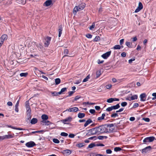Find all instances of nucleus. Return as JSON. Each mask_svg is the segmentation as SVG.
<instances>
[{"mask_svg": "<svg viewBox=\"0 0 156 156\" xmlns=\"http://www.w3.org/2000/svg\"><path fill=\"white\" fill-rule=\"evenodd\" d=\"M96 128L98 134L108 132L105 126L101 125L98 127H96Z\"/></svg>", "mask_w": 156, "mask_h": 156, "instance_id": "f257e3e1", "label": "nucleus"}, {"mask_svg": "<svg viewBox=\"0 0 156 156\" xmlns=\"http://www.w3.org/2000/svg\"><path fill=\"white\" fill-rule=\"evenodd\" d=\"M80 6H81V8H79V7L78 6H75L73 9V13L76 14V12L78 11H80L82 10L85 6V4L84 3H81L80 4Z\"/></svg>", "mask_w": 156, "mask_h": 156, "instance_id": "f03ea898", "label": "nucleus"}, {"mask_svg": "<svg viewBox=\"0 0 156 156\" xmlns=\"http://www.w3.org/2000/svg\"><path fill=\"white\" fill-rule=\"evenodd\" d=\"M98 134L96 128H92L89 130L88 132L87 133L86 135L91 136Z\"/></svg>", "mask_w": 156, "mask_h": 156, "instance_id": "7ed1b4c3", "label": "nucleus"}, {"mask_svg": "<svg viewBox=\"0 0 156 156\" xmlns=\"http://www.w3.org/2000/svg\"><path fill=\"white\" fill-rule=\"evenodd\" d=\"M155 137L154 136H150L146 137L143 140V142L144 143H149L153 142L155 140Z\"/></svg>", "mask_w": 156, "mask_h": 156, "instance_id": "20e7f679", "label": "nucleus"}, {"mask_svg": "<svg viewBox=\"0 0 156 156\" xmlns=\"http://www.w3.org/2000/svg\"><path fill=\"white\" fill-rule=\"evenodd\" d=\"M113 126L114 125L112 124H109L107 126H105V127L106 128V129L108 131V132H107V133H109L111 132L113 130Z\"/></svg>", "mask_w": 156, "mask_h": 156, "instance_id": "39448f33", "label": "nucleus"}, {"mask_svg": "<svg viewBox=\"0 0 156 156\" xmlns=\"http://www.w3.org/2000/svg\"><path fill=\"white\" fill-rule=\"evenodd\" d=\"M72 119V118L71 117H68L63 119L62 121L63 123L65 124H69Z\"/></svg>", "mask_w": 156, "mask_h": 156, "instance_id": "423d86ee", "label": "nucleus"}, {"mask_svg": "<svg viewBox=\"0 0 156 156\" xmlns=\"http://www.w3.org/2000/svg\"><path fill=\"white\" fill-rule=\"evenodd\" d=\"M143 8V6L142 3L141 2H139L138 4V6L135 11V12H139Z\"/></svg>", "mask_w": 156, "mask_h": 156, "instance_id": "0eeeda50", "label": "nucleus"}, {"mask_svg": "<svg viewBox=\"0 0 156 156\" xmlns=\"http://www.w3.org/2000/svg\"><path fill=\"white\" fill-rule=\"evenodd\" d=\"M26 146L28 147H31L36 145L35 143L33 141H30L26 144Z\"/></svg>", "mask_w": 156, "mask_h": 156, "instance_id": "6e6552de", "label": "nucleus"}, {"mask_svg": "<svg viewBox=\"0 0 156 156\" xmlns=\"http://www.w3.org/2000/svg\"><path fill=\"white\" fill-rule=\"evenodd\" d=\"M51 40V37H48L45 38L44 45L46 47L48 46L50 44Z\"/></svg>", "mask_w": 156, "mask_h": 156, "instance_id": "1a4fd4ad", "label": "nucleus"}, {"mask_svg": "<svg viewBox=\"0 0 156 156\" xmlns=\"http://www.w3.org/2000/svg\"><path fill=\"white\" fill-rule=\"evenodd\" d=\"M111 51H108L103 54L101 55V57L104 59H106L108 57L110 56L111 54Z\"/></svg>", "mask_w": 156, "mask_h": 156, "instance_id": "9d476101", "label": "nucleus"}, {"mask_svg": "<svg viewBox=\"0 0 156 156\" xmlns=\"http://www.w3.org/2000/svg\"><path fill=\"white\" fill-rule=\"evenodd\" d=\"M78 108L77 107H73L72 108H69V109L67 110L69 112H76L78 111Z\"/></svg>", "mask_w": 156, "mask_h": 156, "instance_id": "9b49d317", "label": "nucleus"}, {"mask_svg": "<svg viewBox=\"0 0 156 156\" xmlns=\"http://www.w3.org/2000/svg\"><path fill=\"white\" fill-rule=\"evenodd\" d=\"M71 151L70 150L67 149L62 151L63 154L65 155H68L71 153Z\"/></svg>", "mask_w": 156, "mask_h": 156, "instance_id": "f8f14e48", "label": "nucleus"}, {"mask_svg": "<svg viewBox=\"0 0 156 156\" xmlns=\"http://www.w3.org/2000/svg\"><path fill=\"white\" fill-rule=\"evenodd\" d=\"M146 94L145 93H143L140 95V101H144L146 100Z\"/></svg>", "mask_w": 156, "mask_h": 156, "instance_id": "ddd939ff", "label": "nucleus"}, {"mask_svg": "<svg viewBox=\"0 0 156 156\" xmlns=\"http://www.w3.org/2000/svg\"><path fill=\"white\" fill-rule=\"evenodd\" d=\"M5 126L6 127L11 128L13 129H14L19 130H25L24 129H23V128H16V127L12 126L11 125H6Z\"/></svg>", "mask_w": 156, "mask_h": 156, "instance_id": "4468645a", "label": "nucleus"}, {"mask_svg": "<svg viewBox=\"0 0 156 156\" xmlns=\"http://www.w3.org/2000/svg\"><path fill=\"white\" fill-rule=\"evenodd\" d=\"M93 121L90 119H89L85 123L84 126V127H86L87 125L90 124V123H92Z\"/></svg>", "mask_w": 156, "mask_h": 156, "instance_id": "2eb2a0df", "label": "nucleus"}, {"mask_svg": "<svg viewBox=\"0 0 156 156\" xmlns=\"http://www.w3.org/2000/svg\"><path fill=\"white\" fill-rule=\"evenodd\" d=\"M8 38V37L7 35L3 34L2 35L1 37L0 38V39L2 41H3V43L5 40H6Z\"/></svg>", "mask_w": 156, "mask_h": 156, "instance_id": "dca6fc26", "label": "nucleus"}, {"mask_svg": "<svg viewBox=\"0 0 156 156\" xmlns=\"http://www.w3.org/2000/svg\"><path fill=\"white\" fill-rule=\"evenodd\" d=\"M31 109L28 110L26 111L27 115V117L28 120H29L31 119Z\"/></svg>", "mask_w": 156, "mask_h": 156, "instance_id": "f3484780", "label": "nucleus"}, {"mask_svg": "<svg viewBox=\"0 0 156 156\" xmlns=\"http://www.w3.org/2000/svg\"><path fill=\"white\" fill-rule=\"evenodd\" d=\"M151 146H148L142 149V153H146L148 151H149L151 149Z\"/></svg>", "mask_w": 156, "mask_h": 156, "instance_id": "a211bd4d", "label": "nucleus"}, {"mask_svg": "<svg viewBox=\"0 0 156 156\" xmlns=\"http://www.w3.org/2000/svg\"><path fill=\"white\" fill-rule=\"evenodd\" d=\"M19 100L17 102H16L15 105V111L16 112H19V108L18 106L19 105Z\"/></svg>", "mask_w": 156, "mask_h": 156, "instance_id": "6ab92c4d", "label": "nucleus"}, {"mask_svg": "<svg viewBox=\"0 0 156 156\" xmlns=\"http://www.w3.org/2000/svg\"><path fill=\"white\" fill-rule=\"evenodd\" d=\"M51 2L52 1L51 0H47L44 3V5L46 6H48L51 5Z\"/></svg>", "mask_w": 156, "mask_h": 156, "instance_id": "aec40b11", "label": "nucleus"}, {"mask_svg": "<svg viewBox=\"0 0 156 156\" xmlns=\"http://www.w3.org/2000/svg\"><path fill=\"white\" fill-rule=\"evenodd\" d=\"M41 122L42 123H43V125H49L50 124H51V122L50 121H48V120H43L41 121Z\"/></svg>", "mask_w": 156, "mask_h": 156, "instance_id": "412c9836", "label": "nucleus"}, {"mask_svg": "<svg viewBox=\"0 0 156 156\" xmlns=\"http://www.w3.org/2000/svg\"><path fill=\"white\" fill-rule=\"evenodd\" d=\"M14 134H9L8 135H5V139H11L13 138L14 137Z\"/></svg>", "mask_w": 156, "mask_h": 156, "instance_id": "4be33fe9", "label": "nucleus"}, {"mask_svg": "<svg viewBox=\"0 0 156 156\" xmlns=\"http://www.w3.org/2000/svg\"><path fill=\"white\" fill-rule=\"evenodd\" d=\"M105 116V114L103 113L102 114L101 116L99 117L98 118L97 120L99 121H101L104 119Z\"/></svg>", "mask_w": 156, "mask_h": 156, "instance_id": "5701e85b", "label": "nucleus"}, {"mask_svg": "<svg viewBox=\"0 0 156 156\" xmlns=\"http://www.w3.org/2000/svg\"><path fill=\"white\" fill-rule=\"evenodd\" d=\"M85 116V114L84 113H79L78 114V117L80 119L84 117Z\"/></svg>", "mask_w": 156, "mask_h": 156, "instance_id": "b1692460", "label": "nucleus"}, {"mask_svg": "<svg viewBox=\"0 0 156 156\" xmlns=\"http://www.w3.org/2000/svg\"><path fill=\"white\" fill-rule=\"evenodd\" d=\"M37 119L33 118L31 120L30 123L32 124H35L37 122Z\"/></svg>", "mask_w": 156, "mask_h": 156, "instance_id": "393cba45", "label": "nucleus"}, {"mask_svg": "<svg viewBox=\"0 0 156 156\" xmlns=\"http://www.w3.org/2000/svg\"><path fill=\"white\" fill-rule=\"evenodd\" d=\"M41 117L43 120H46L48 119V116L47 115L45 114L43 115Z\"/></svg>", "mask_w": 156, "mask_h": 156, "instance_id": "a878e982", "label": "nucleus"}, {"mask_svg": "<svg viewBox=\"0 0 156 156\" xmlns=\"http://www.w3.org/2000/svg\"><path fill=\"white\" fill-rule=\"evenodd\" d=\"M55 82L56 85H58L61 82V80L59 78H56L55 80Z\"/></svg>", "mask_w": 156, "mask_h": 156, "instance_id": "bb28decb", "label": "nucleus"}, {"mask_svg": "<svg viewBox=\"0 0 156 156\" xmlns=\"http://www.w3.org/2000/svg\"><path fill=\"white\" fill-rule=\"evenodd\" d=\"M66 90L67 88L66 87L62 88L61 89V90L60 91L58 92V94H61L62 93L65 91Z\"/></svg>", "mask_w": 156, "mask_h": 156, "instance_id": "cd10ccee", "label": "nucleus"}, {"mask_svg": "<svg viewBox=\"0 0 156 156\" xmlns=\"http://www.w3.org/2000/svg\"><path fill=\"white\" fill-rule=\"evenodd\" d=\"M113 109H118L120 107L119 104H117L115 105L112 106Z\"/></svg>", "mask_w": 156, "mask_h": 156, "instance_id": "c85d7f7f", "label": "nucleus"}, {"mask_svg": "<svg viewBox=\"0 0 156 156\" xmlns=\"http://www.w3.org/2000/svg\"><path fill=\"white\" fill-rule=\"evenodd\" d=\"M100 37L98 36H97L94 39L93 41L94 42H97V41H100Z\"/></svg>", "mask_w": 156, "mask_h": 156, "instance_id": "c756f323", "label": "nucleus"}, {"mask_svg": "<svg viewBox=\"0 0 156 156\" xmlns=\"http://www.w3.org/2000/svg\"><path fill=\"white\" fill-rule=\"evenodd\" d=\"M130 97L131 99V100H133L137 99L138 96L137 95H134Z\"/></svg>", "mask_w": 156, "mask_h": 156, "instance_id": "7c9ffc66", "label": "nucleus"}, {"mask_svg": "<svg viewBox=\"0 0 156 156\" xmlns=\"http://www.w3.org/2000/svg\"><path fill=\"white\" fill-rule=\"evenodd\" d=\"M121 48V46L119 45H116L114 46L113 48L115 49H119Z\"/></svg>", "mask_w": 156, "mask_h": 156, "instance_id": "2f4dec72", "label": "nucleus"}, {"mask_svg": "<svg viewBox=\"0 0 156 156\" xmlns=\"http://www.w3.org/2000/svg\"><path fill=\"white\" fill-rule=\"evenodd\" d=\"M104 138H105V139H106L107 138V136H100L98 137V139L100 140H102Z\"/></svg>", "mask_w": 156, "mask_h": 156, "instance_id": "473e14b6", "label": "nucleus"}, {"mask_svg": "<svg viewBox=\"0 0 156 156\" xmlns=\"http://www.w3.org/2000/svg\"><path fill=\"white\" fill-rule=\"evenodd\" d=\"M90 77L89 75H88L85 78L83 81V82H85L87 81L88 79L90 78Z\"/></svg>", "mask_w": 156, "mask_h": 156, "instance_id": "72a5a7b5", "label": "nucleus"}, {"mask_svg": "<svg viewBox=\"0 0 156 156\" xmlns=\"http://www.w3.org/2000/svg\"><path fill=\"white\" fill-rule=\"evenodd\" d=\"M114 150L115 151L117 152L121 151L122 149L121 148L119 147H115L114 148Z\"/></svg>", "mask_w": 156, "mask_h": 156, "instance_id": "f704fd0d", "label": "nucleus"}, {"mask_svg": "<svg viewBox=\"0 0 156 156\" xmlns=\"http://www.w3.org/2000/svg\"><path fill=\"white\" fill-rule=\"evenodd\" d=\"M51 93L53 96H56L58 95H59V94L58 93V92H51Z\"/></svg>", "mask_w": 156, "mask_h": 156, "instance_id": "c9c22d12", "label": "nucleus"}, {"mask_svg": "<svg viewBox=\"0 0 156 156\" xmlns=\"http://www.w3.org/2000/svg\"><path fill=\"white\" fill-rule=\"evenodd\" d=\"M28 75V73H21L20 74V76L21 77L24 76L26 77Z\"/></svg>", "mask_w": 156, "mask_h": 156, "instance_id": "e433bc0d", "label": "nucleus"}, {"mask_svg": "<svg viewBox=\"0 0 156 156\" xmlns=\"http://www.w3.org/2000/svg\"><path fill=\"white\" fill-rule=\"evenodd\" d=\"M114 101V99L113 98H109L107 100V102L109 103H112Z\"/></svg>", "mask_w": 156, "mask_h": 156, "instance_id": "4c0bfd02", "label": "nucleus"}, {"mask_svg": "<svg viewBox=\"0 0 156 156\" xmlns=\"http://www.w3.org/2000/svg\"><path fill=\"white\" fill-rule=\"evenodd\" d=\"M53 141L55 143L58 144L59 143V140L57 139H53Z\"/></svg>", "mask_w": 156, "mask_h": 156, "instance_id": "58836bf2", "label": "nucleus"}, {"mask_svg": "<svg viewBox=\"0 0 156 156\" xmlns=\"http://www.w3.org/2000/svg\"><path fill=\"white\" fill-rule=\"evenodd\" d=\"M60 135L62 136H67L68 135V134L65 132H62L61 133Z\"/></svg>", "mask_w": 156, "mask_h": 156, "instance_id": "ea45409f", "label": "nucleus"}, {"mask_svg": "<svg viewBox=\"0 0 156 156\" xmlns=\"http://www.w3.org/2000/svg\"><path fill=\"white\" fill-rule=\"evenodd\" d=\"M95 146V144H94L92 143L88 145V148H92L93 147Z\"/></svg>", "mask_w": 156, "mask_h": 156, "instance_id": "a19ab883", "label": "nucleus"}, {"mask_svg": "<svg viewBox=\"0 0 156 156\" xmlns=\"http://www.w3.org/2000/svg\"><path fill=\"white\" fill-rule=\"evenodd\" d=\"M118 116V115L117 113H113L112 115H111V117H112V118H115L116 117Z\"/></svg>", "mask_w": 156, "mask_h": 156, "instance_id": "79ce46f5", "label": "nucleus"}, {"mask_svg": "<svg viewBox=\"0 0 156 156\" xmlns=\"http://www.w3.org/2000/svg\"><path fill=\"white\" fill-rule=\"evenodd\" d=\"M131 44L130 43V42H126V45L128 46L129 48H131Z\"/></svg>", "mask_w": 156, "mask_h": 156, "instance_id": "37998d69", "label": "nucleus"}, {"mask_svg": "<svg viewBox=\"0 0 156 156\" xmlns=\"http://www.w3.org/2000/svg\"><path fill=\"white\" fill-rule=\"evenodd\" d=\"M84 146L83 144L79 143L76 144V146L79 147H83Z\"/></svg>", "mask_w": 156, "mask_h": 156, "instance_id": "c03bdc74", "label": "nucleus"}, {"mask_svg": "<svg viewBox=\"0 0 156 156\" xmlns=\"http://www.w3.org/2000/svg\"><path fill=\"white\" fill-rule=\"evenodd\" d=\"M127 105V103L126 102H123L121 103V105L122 107H125Z\"/></svg>", "mask_w": 156, "mask_h": 156, "instance_id": "a18cd8bd", "label": "nucleus"}, {"mask_svg": "<svg viewBox=\"0 0 156 156\" xmlns=\"http://www.w3.org/2000/svg\"><path fill=\"white\" fill-rule=\"evenodd\" d=\"M113 109L112 106H111V107H109L108 108L106 109V111H107L110 112V111H112Z\"/></svg>", "mask_w": 156, "mask_h": 156, "instance_id": "49530a36", "label": "nucleus"}, {"mask_svg": "<svg viewBox=\"0 0 156 156\" xmlns=\"http://www.w3.org/2000/svg\"><path fill=\"white\" fill-rule=\"evenodd\" d=\"M152 95L154 97L152 98V100H154L156 99V93H154L152 94Z\"/></svg>", "mask_w": 156, "mask_h": 156, "instance_id": "de8ad7c7", "label": "nucleus"}, {"mask_svg": "<svg viewBox=\"0 0 156 156\" xmlns=\"http://www.w3.org/2000/svg\"><path fill=\"white\" fill-rule=\"evenodd\" d=\"M94 27H95V24H94V23H93V24H92V25L90 27L89 29L90 30H92L94 28Z\"/></svg>", "mask_w": 156, "mask_h": 156, "instance_id": "09e8293b", "label": "nucleus"}, {"mask_svg": "<svg viewBox=\"0 0 156 156\" xmlns=\"http://www.w3.org/2000/svg\"><path fill=\"white\" fill-rule=\"evenodd\" d=\"M101 74V72L100 71H98L96 73L97 77H98Z\"/></svg>", "mask_w": 156, "mask_h": 156, "instance_id": "8fccbe9b", "label": "nucleus"}, {"mask_svg": "<svg viewBox=\"0 0 156 156\" xmlns=\"http://www.w3.org/2000/svg\"><path fill=\"white\" fill-rule=\"evenodd\" d=\"M86 36L87 38H91L92 37V35L90 34H88L86 35Z\"/></svg>", "mask_w": 156, "mask_h": 156, "instance_id": "3c124183", "label": "nucleus"}, {"mask_svg": "<svg viewBox=\"0 0 156 156\" xmlns=\"http://www.w3.org/2000/svg\"><path fill=\"white\" fill-rule=\"evenodd\" d=\"M139 106V104L138 103H135L133 104V108H136V107H137Z\"/></svg>", "mask_w": 156, "mask_h": 156, "instance_id": "603ef678", "label": "nucleus"}, {"mask_svg": "<svg viewBox=\"0 0 156 156\" xmlns=\"http://www.w3.org/2000/svg\"><path fill=\"white\" fill-rule=\"evenodd\" d=\"M32 44V45L34 46V48H36L35 46L37 47H38V45L37 44L36 42H33Z\"/></svg>", "mask_w": 156, "mask_h": 156, "instance_id": "864d4df0", "label": "nucleus"}, {"mask_svg": "<svg viewBox=\"0 0 156 156\" xmlns=\"http://www.w3.org/2000/svg\"><path fill=\"white\" fill-rule=\"evenodd\" d=\"M81 97H80V95H77V96H76L75 98H74V100L75 101H77V100L78 99H79Z\"/></svg>", "mask_w": 156, "mask_h": 156, "instance_id": "5fc2aeb1", "label": "nucleus"}, {"mask_svg": "<svg viewBox=\"0 0 156 156\" xmlns=\"http://www.w3.org/2000/svg\"><path fill=\"white\" fill-rule=\"evenodd\" d=\"M25 107H30L28 101H27L25 102Z\"/></svg>", "mask_w": 156, "mask_h": 156, "instance_id": "6e6d98bb", "label": "nucleus"}, {"mask_svg": "<svg viewBox=\"0 0 156 156\" xmlns=\"http://www.w3.org/2000/svg\"><path fill=\"white\" fill-rule=\"evenodd\" d=\"M89 112L91 114H94L95 112V110L94 109H91L89 110Z\"/></svg>", "mask_w": 156, "mask_h": 156, "instance_id": "4d7b16f0", "label": "nucleus"}, {"mask_svg": "<svg viewBox=\"0 0 156 156\" xmlns=\"http://www.w3.org/2000/svg\"><path fill=\"white\" fill-rule=\"evenodd\" d=\"M106 152L107 154H110L112 153V151L110 149H107L106 150Z\"/></svg>", "mask_w": 156, "mask_h": 156, "instance_id": "13d9d810", "label": "nucleus"}, {"mask_svg": "<svg viewBox=\"0 0 156 156\" xmlns=\"http://www.w3.org/2000/svg\"><path fill=\"white\" fill-rule=\"evenodd\" d=\"M74 91H70L68 92L69 96H70L72 95L74 93Z\"/></svg>", "mask_w": 156, "mask_h": 156, "instance_id": "bf43d9fd", "label": "nucleus"}, {"mask_svg": "<svg viewBox=\"0 0 156 156\" xmlns=\"http://www.w3.org/2000/svg\"><path fill=\"white\" fill-rule=\"evenodd\" d=\"M62 25H60L59 26L58 31L62 32Z\"/></svg>", "mask_w": 156, "mask_h": 156, "instance_id": "052dcab7", "label": "nucleus"}, {"mask_svg": "<svg viewBox=\"0 0 156 156\" xmlns=\"http://www.w3.org/2000/svg\"><path fill=\"white\" fill-rule=\"evenodd\" d=\"M143 120L146 122H149L150 121V119L148 118H144Z\"/></svg>", "mask_w": 156, "mask_h": 156, "instance_id": "680f3d73", "label": "nucleus"}, {"mask_svg": "<svg viewBox=\"0 0 156 156\" xmlns=\"http://www.w3.org/2000/svg\"><path fill=\"white\" fill-rule=\"evenodd\" d=\"M74 136L75 135L73 134H70L69 135V137L71 138H73Z\"/></svg>", "mask_w": 156, "mask_h": 156, "instance_id": "e2e57ef3", "label": "nucleus"}, {"mask_svg": "<svg viewBox=\"0 0 156 156\" xmlns=\"http://www.w3.org/2000/svg\"><path fill=\"white\" fill-rule=\"evenodd\" d=\"M124 41V39H121V40H120V42H119L120 44V45H122Z\"/></svg>", "mask_w": 156, "mask_h": 156, "instance_id": "0e129e2a", "label": "nucleus"}, {"mask_svg": "<svg viewBox=\"0 0 156 156\" xmlns=\"http://www.w3.org/2000/svg\"><path fill=\"white\" fill-rule=\"evenodd\" d=\"M112 87V85L111 84H108V85H106V87L107 89H109Z\"/></svg>", "mask_w": 156, "mask_h": 156, "instance_id": "69168bd1", "label": "nucleus"}, {"mask_svg": "<svg viewBox=\"0 0 156 156\" xmlns=\"http://www.w3.org/2000/svg\"><path fill=\"white\" fill-rule=\"evenodd\" d=\"M122 57H125L126 56V54L125 52H122L121 54Z\"/></svg>", "mask_w": 156, "mask_h": 156, "instance_id": "338daca9", "label": "nucleus"}, {"mask_svg": "<svg viewBox=\"0 0 156 156\" xmlns=\"http://www.w3.org/2000/svg\"><path fill=\"white\" fill-rule=\"evenodd\" d=\"M5 139V135L0 136V140Z\"/></svg>", "mask_w": 156, "mask_h": 156, "instance_id": "774afa93", "label": "nucleus"}]
</instances>
